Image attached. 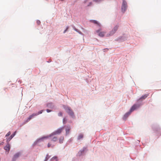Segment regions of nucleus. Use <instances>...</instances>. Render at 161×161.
I'll return each instance as SVG.
<instances>
[{
  "instance_id": "10",
  "label": "nucleus",
  "mask_w": 161,
  "mask_h": 161,
  "mask_svg": "<svg viewBox=\"0 0 161 161\" xmlns=\"http://www.w3.org/2000/svg\"><path fill=\"white\" fill-rule=\"evenodd\" d=\"M4 149L6 151L9 152L10 150V145L8 143L4 147Z\"/></svg>"
},
{
  "instance_id": "27",
  "label": "nucleus",
  "mask_w": 161,
  "mask_h": 161,
  "mask_svg": "<svg viewBox=\"0 0 161 161\" xmlns=\"http://www.w3.org/2000/svg\"><path fill=\"white\" fill-rule=\"evenodd\" d=\"M69 28V27H67L66 29L64 31V33L66 32L67 31V30H68V29Z\"/></svg>"
},
{
  "instance_id": "28",
  "label": "nucleus",
  "mask_w": 161,
  "mask_h": 161,
  "mask_svg": "<svg viewBox=\"0 0 161 161\" xmlns=\"http://www.w3.org/2000/svg\"><path fill=\"white\" fill-rule=\"evenodd\" d=\"M50 158V157H49L48 156V155H47V157H46V160H47L49 158Z\"/></svg>"
},
{
  "instance_id": "2",
  "label": "nucleus",
  "mask_w": 161,
  "mask_h": 161,
  "mask_svg": "<svg viewBox=\"0 0 161 161\" xmlns=\"http://www.w3.org/2000/svg\"><path fill=\"white\" fill-rule=\"evenodd\" d=\"M127 8V2L125 0H123V3L121 7L122 11L124 13L126 10Z\"/></svg>"
},
{
  "instance_id": "9",
  "label": "nucleus",
  "mask_w": 161,
  "mask_h": 161,
  "mask_svg": "<svg viewBox=\"0 0 161 161\" xmlns=\"http://www.w3.org/2000/svg\"><path fill=\"white\" fill-rule=\"evenodd\" d=\"M15 133L16 131L15 132L14 134H12L9 138L7 139V142L8 143L14 137V136L15 135Z\"/></svg>"
},
{
  "instance_id": "18",
  "label": "nucleus",
  "mask_w": 161,
  "mask_h": 161,
  "mask_svg": "<svg viewBox=\"0 0 161 161\" xmlns=\"http://www.w3.org/2000/svg\"><path fill=\"white\" fill-rule=\"evenodd\" d=\"M51 160L53 161L54 160H56V161L58 160V157L57 156H54L51 158Z\"/></svg>"
},
{
  "instance_id": "22",
  "label": "nucleus",
  "mask_w": 161,
  "mask_h": 161,
  "mask_svg": "<svg viewBox=\"0 0 161 161\" xmlns=\"http://www.w3.org/2000/svg\"><path fill=\"white\" fill-rule=\"evenodd\" d=\"M52 146V147H53L54 146H52V144L50 143H49L47 144V147L48 148Z\"/></svg>"
},
{
  "instance_id": "13",
  "label": "nucleus",
  "mask_w": 161,
  "mask_h": 161,
  "mask_svg": "<svg viewBox=\"0 0 161 161\" xmlns=\"http://www.w3.org/2000/svg\"><path fill=\"white\" fill-rule=\"evenodd\" d=\"M91 22L95 24H97L98 26H101L100 24L98 23L96 20H92L90 21Z\"/></svg>"
},
{
  "instance_id": "33",
  "label": "nucleus",
  "mask_w": 161,
  "mask_h": 161,
  "mask_svg": "<svg viewBox=\"0 0 161 161\" xmlns=\"http://www.w3.org/2000/svg\"><path fill=\"white\" fill-rule=\"evenodd\" d=\"M88 1V0H86V1L85 2V3H86Z\"/></svg>"
},
{
  "instance_id": "6",
  "label": "nucleus",
  "mask_w": 161,
  "mask_h": 161,
  "mask_svg": "<svg viewBox=\"0 0 161 161\" xmlns=\"http://www.w3.org/2000/svg\"><path fill=\"white\" fill-rule=\"evenodd\" d=\"M37 116V114L36 113H34L32 115H30L29 117L27 118L26 121V122H29L31 119L34 117V116Z\"/></svg>"
},
{
  "instance_id": "23",
  "label": "nucleus",
  "mask_w": 161,
  "mask_h": 161,
  "mask_svg": "<svg viewBox=\"0 0 161 161\" xmlns=\"http://www.w3.org/2000/svg\"><path fill=\"white\" fill-rule=\"evenodd\" d=\"M58 116H62V113L61 112H59L58 114Z\"/></svg>"
},
{
  "instance_id": "7",
  "label": "nucleus",
  "mask_w": 161,
  "mask_h": 161,
  "mask_svg": "<svg viewBox=\"0 0 161 161\" xmlns=\"http://www.w3.org/2000/svg\"><path fill=\"white\" fill-rule=\"evenodd\" d=\"M140 106V105H137L136 104L134 105L131 108L130 110V111L131 112H132L133 111L136 109L137 108H138Z\"/></svg>"
},
{
  "instance_id": "30",
  "label": "nucleus",
  "mask_w": 161,
  "mask_h": 161,
  "mask_svg": "<svg viewBox=\"0 0 161 161\" xmlns=\"http://www.w3.org/2000/svg\"><path fill=\"white\" fill-rule=\"evenodd\" d=\"M92 4V3L91 2L89 3V4L87 5V6H91Z\"/></svg>"
},
{
  "instance_id": "32",
  "label": "nucleus",
  "mask_w": 161,
  "mask_h": 161,
  "mask_svg": "<svg viewBox=\"0 0 161 161\" xmlns=\"http://www.w3.org/2000/svg\"><path fill=\"white\" fill-rule=\"evenodd\" d=\"M3 143H4V142H1V143H0V144H1V145H2V144H3Z\"/></svg>"
},
{
  "instance_id": "5",
  "label": "nucleus",
  "mask_w": 161,
  "mask_h": 161,
  "mask_svg": "<svg viewBox=\"0 0 161 161\" xmlns=\"http://www.w3.org/2000/svg\"><path fill=\"white\" fill-rule=\"evenodd\" d=\"M67 112L71 116H73L74 113L69 108H67L66 109Z\"/></svg>"
},
{
  "instance_id": "4",
  "label": "nucleus",
  "mask_w": 161,
  "mask_h": 161,
  "mask_svg": "<svg viewBox=\"0 0 161 161\" xmlns=\"http://www.w3.org/2000/svg\"><path fill=\"white\" fill-rule=\"evenodd\" d=\"M67 112L71 116H73L74 113L69 108H67L66 109Z\"/></svg>"
},
{
  "instance_id": "29",
  "label": "nucleus",
  "mask_w": 161,
  "mask_h": 161,
  "mask_svg": "<svg viewBox=\"0 0 161 161\" xmlns=\"http://www.w3.org/2000/svg\"><path fill=\"white\" fill-rule=\"evenodd\" d=\"M46 111H47V112L48 113L51 112L52 111L51 110L48 109H47Z\"/></svg>"
},
{
  "instance_id": "21",
  "label": "nucleus",
  "mask_w": 161,
  "mask_h": 161,
  "mask_svg": "<svg viewBox=\"0 0 161 161\" xmlns=\"http://www.w3.org/2000/svg\"><path fill=\"white\" fill-rule=\"evenodd\" d=\"M43 111V110H41L38 113H36V114H37V115L40 114H42Z\"/></svg>"
},
{
  "instance_id": "14",
  "label": "nucleus",
  "mask_w": 161,
  "mask_h": 161,
  "mask_svg": "<svg viewBox=\"0 0 161 161\" xmlns=\"http://www.w3.org/2000/svg\"><path fill=\"white\" fill-rule=\"evenodd\" d=\"M148 96V94H145L144 95H143L142 96L141 98L139 99V100H140L141 99H145L147 96Z\"/></svg>"
},
{
  "instance_id": "16",
  "label": "nucleus",
  "mask_w": 161,
  "mask_h": 161,
  "mask_svg": "<svg viewBox=\"0 0 161 161\" xmlns=\"http://www.w3.org/2000/svg\"><path fill=\"white\" fill-rule=\"evenodd\" d=\"M64 140V137L63 136H61L59 140V142L60 143H62L63 142V141Z\"/></svg>"
},
{
  "instance_id": "8",
  "label": "nucleus",
  "mask_w": 161,
  "mask_h": 161,
  "mask_svg": "<svg viewBox=\"0 0 161 161\" xmlns=\"http://www.w3.org/2000/svg\"><path fill=\"white\" fill-rule=\"evenodd\" d=\"M20 155V153H16L14 155L13 158V161H15L16 159L18 158Z\"/></svg>"
},
{
  "instance_id": "15",
  "label": "nucleus",
  "mask_w": 161,
  "mask_h": 161,
  "mask_svg": "<svg viewBox=\"0 0 161 161\" xmlns=\"http://www.w3.org/2000/svg\"><path fill=\"white\" fill-rule=\"evenodd\" d=\"M70 129V128L69 127H68L66 128V135H68L69 133V132Z\"/></svg>"
},
{
  "instance_id": "1",
  "label": "nucleus",
  "mask_w": 161,
  "mask_h": 161,
  "mask_svg": "<svg viewBox=\"0 0 161 161\" xmlns=\"http://www.w3.org/2000/svg\"><path fill=\"white\" fill-rule=\"evenodd\" d=\"M63 129V128H61L58 129L57 130L52 133L49 136H45L39 139V141H43L44 139L47 138L49 137H51L52 136L54 135H56L57 134H58L60 133Z\"/></svg>"
},
{
  "instance_id": "3",
  "label": "nucleus",
  "mask_w": 161,
  "mask_h": 161,
  "mask_svg": "<svg viewBox=\"0 0 161 161\" xmlns=\"http://www.w3.org/2000/svg\"><path fill=\"white\" fill-rule=\"evenodd\" d=\"M101 29H99L96 31V32L97 33V35L100 37H103L104 36L106 33V32L104 31H101Z\"/></svg>"
},
{
  "instance_id": "34",
  "label": "nucleus",
  "mask_w": 161,
  "mask_h": 161,
  "mask_svg": "<svg viewBox=\"0 0 161 161\" xmlns=\"http://www.w3.org/2000/svg\"><path fill=\"white\" fill-rule=\"evenodd\" d=\"M50 104V103H48V104H47V106H49V104Z\"/></svg>"
},
{
  "instance_id": "17",
  "label": "nucleus",
  "mask_w": 161,
  "mask_h": 161,
  "mask_svg": "<svg viewBox=\"0 0 161 161\" xmlns=\"http://www.w3.org/2000/svg\"><path fill=\"white\" fill-rule=\"evenodd\" d=\"M57 140L58 138L56 136H54L52 138V139L51 140V141L54 142H56V141H57Z\"/></svg>"
},
{
  "instance_id": "12",
  "label": "nucleus",
  "mask_w": 161,
  "mask_h": 161,
  "mask_svg": "<svg viewBox=\"0 0 161 161\" xmlns=\"http://www.w3.org/2000/svg\"><path fill=\"white\" fill-rule=\"evenodd\" d=\"M131 113V112L130 111L129 112L126 113L124 116V119H126L127 118L130 114Z\"/></svg>"
},
{
  "instance_id": "19",
  "label": "nucleus",
  "mask_w": 161,
  "mask_h": 161,
  "mask_svg": "<svg viewBox=\"0 0 161 161\" xmlns=\"http://www.w3.org/2000/svg\"><path fill=\"white\" fill-rule=\"evenodd\" d=\"M83 137V135L82 134H80L78 137V139L80 140Z\"/></svg>"
},
{
  "instance_id": "24",
  "label": "nucleus",
  "mask_w": 161,
  "mask_h": 161,
  "mask_svg": "<svg viewBox=\"0 0 161 161\" xmlns=\"http://www.w3.org/2000/svg\"><path fill=\"white\" fill-rule=\"evenodd\" d=\"M11 134V132L10 131H9L7 134L6 135V136H9Z\"/></svg>"
},
{
  "instance_id": "11",
  "label": "nucleus",
  "mask_w": 161,
  "mask_h": 161,
  "mask_svg": "<svg viewBox=\"0 0 161 161\" xmlns=\"http://www.w3.org/2000/svg\"><path fill=\"white\" fill-rule=\"evenodd\" d=\"M116 31H114V30L113 29L110 32V33L107 34L106 35L107 36H109L113 35Z\"/></svg>"
},
{
  "instance_id": "26",
  "label": "nucleus",
  "mask_w": 161,
  "mask_h": 161,
  "mask_svg": "<svg viewBox=\"0 0 161 161\" xmlns=\"http://www.w3.org/2000/svg\"><path fill=\"white\" fill-rule=\"evenodd\" d=\"M102 0H93V1L97 3L101 1Z\"/></svg>"
},
{
  "instance_id": "25",
  "label": "nucleus",
  "mask_w": 161,
  "mask_h": 161,
  "mask_svg": "<svg viewBox=\"0 0 161 161\" xmlns=\"http://www.w3.org/2000/svg\"><path fill=\"white\" fill-rule=\"evenodd\" d=\"M36 23H37V24L38 25H39L40 24V23H41V22H40V21L39 20H37L36 21Z\"/></svg>"
},
{
  "instance_id": "31",
  "label": "nucleus",
  "mask_w": 161,
  "mask_h": 161,
  "mask_svg": "<svg viewBox=\"0 0 161 161\" xmlns=\"http://www.w3.org/2000/svg\"><path fill=\"white\" fill-rule=\"evenodd\" d=\"M65 118H64V119H63V123H64V124H65Z\"/></svg>"
},
{
  "instance_id": "20",
  "label": "nucleus",
  "mask_w": 161,
  "mask_h": 161,
  "mask_svg": "<svg viewBox=\"0 0 161 161\" xmlns=\"http://www.w3.org/2000/svg\"><path fill=\"white\" fill-rule=\"evenodd\" d=\"M118 27L119 26L118 25H116L114 28L113 29H114V31H116L117 30Z\"/></svg>"
}]
</instances>
